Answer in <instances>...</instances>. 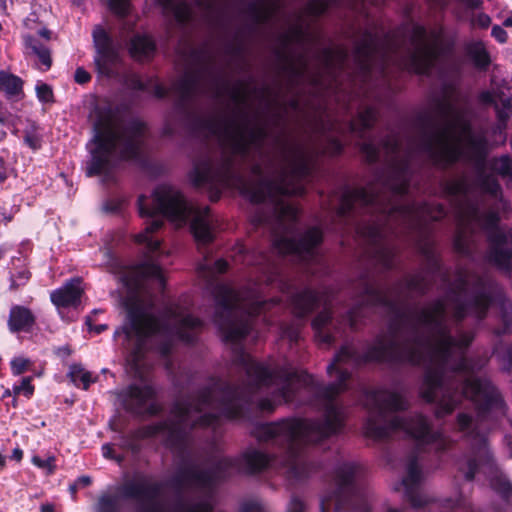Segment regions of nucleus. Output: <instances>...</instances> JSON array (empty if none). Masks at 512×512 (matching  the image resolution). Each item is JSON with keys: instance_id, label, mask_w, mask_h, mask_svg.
Wrapping results in <instances>:
<instances>
[{"instance_id": "obj_17", "label": "nucleus", "mask_w": 512, "mask_h": 512, "mask_svg": "<svg viewBox=\"0 0 512 512\" xmlns=\"http://www.w3.org/2000/svg\"><path fill=\"white\" fill-rule=\"evenodd\" d=\"M320 301L318 295L309 289H305L292 296L291 304L297 317H304L310 313Z\"/></svg>"}, {"instance_id": "obj_56", "label": "nucleus", "mask_w": 512, "mask_h": 512, "mask_svg": "<svg viewBox=\"0 0 512 512\" xmlns=\"http://www.w3.org/2000/svg\"><path fill=\"white\" fill-rule=\"evenodd\" d=\"M446 504H447V506L452 507V506H455V505H460L461 501H460V499H458L456 501L446 500Z\"/></svg>"}, {"instance_id": "obj_8", "label": "nucleus", "mask_w": 512, "mask_h": 512, "mask_svg": "<svg viewBox=\"0 0 512 512\" xmlns=\"http://www.w3.org/2000/svg\"><path fill=\"white\" fill-rule=\"evenodd\" d=\"M444 191L451 197L461 199L464 203L459 210V230L455 238V248L462 254L470 252L467 232L474 227L489 231L491 249L489 259L500 269L512 271V239L508 238L498 228V213L495 211L482 212L479 206L468 201L469 183L465 177L448 180Z\"/></svg>"}, {"instance_id": "obj_60", "label": "nucleus", "mask_w": 512, "mask_h": 512, "mask_svg": "<svg viewBox=\"0 0 512 512\" xmlns=\"http://www.w3.org/2000/svg\"><path fill=\"white\" fill-rule=\"evenodd\" d=\"M11 391L10 390H6L3 394V397H7V396H10L11 395Z\"/></svg>"}, {"instance_id": "obj_53", "label": "nucleus", "mask_w": 512, "mask_h": 512, "mask_svg": "<svg viewBox=\"0 0 512 512\" xmlns=\"http://www.w3.org/2000/svg\"><path fill=\"white\" fill-rule=\"evenodd\" d=\"M41 512H55V509L51 504H44L41 506Z\"/></svg>"}, {"instance_id": "obj_15", "label": "nucleus", "mask_w": 512, "mask_h": 512, "mask_svg": "<svg viewBox=\"0 0 512 512\" xmlns=\"http://www.w3.org/2000/svg\"><path fill=\"white\" fill-rule=\"evenodd\" d=\"M82 281L80 278H73L67 281L61 288L50 294L52 303L59 307L76 306L80 302L83 293Z\"/></svg>"}, {"instance_id": "obj_49", "label": "nucleus", "mask_w": 512, "mask_h": 512, "mask_svg": "<svg viewBox=\"0 0 512 512\" xmlns=\"http://www.w3.org/2000/svg\"><path fill=\"white\" fill-rule=\"evenodd\" d=\"M78 485L86 487L91 484V478L89 476H81L77 481Z\"/></svg>"}, {"instance_id": "obj_64", "label": "nucleus", "mask_w": 512, "mask_h": 512, "mask_svg": "<svg viewBox=\"0 0 512 512\" xmlns=\"http://www.w3.org/2000/svg\"><path fill=\"white\" fill-rule=\"evenodd\" d=\"M352 130L353 131H356L357 130V127L355 125L352 126Z\"/></svg>"}, {"instance_id": "obj_13", "label": "nucleus", "mask_w": 512, "mask_h": 512, "mask_svg": "<svg viewBox=\"0 0 512 512\" xmlns=\"http://www.w3.org/2000/svg\"><path fill=\"white\" fill-rule=\"evenodd\" d=\"M423 473L417 459L412 456L406 462V474L400 486L414 508H426L434 499L420 489Z\"/></svg>"}, {"instance_id": "obj_57", "label": "nucleus", "mask_w": 512, "mask_h": 512, "mask_svg": "<svg viewBox=\"0 0 512 512\" xmlns=\"http://www.w3.org/2000/svg\"><path fill=\"white\" fill-rule=\"evenodd\" d=\"M104 254L107 255V257H108V260L105 262V264L110 265L111 261H112V256H111L110 251L106 250V251H104Z\"/></svg>"}, {"instance_id": "obj_55", "label": "nucleus", "mask_w": 512, "mask_h": 512, "mask_svg": "<svg viewBox=\"0 0 512 512\" xmlns=\"http://www.w3.org/2000/svg\"><path fill=\"white\" fill-rule=\"evenodd\" d=\"M6 466V457L0 452V471Z\"/></svg>"}, {"instance_id": "obj_58", "label": "nucleus", "mask_w": 512, "mask_h": 512, "mask_svg": "<svg viewBox=\"0 0 512 512\" xmlns=\"http://www.w3.org/2000/svg\"><path fill=\"white\" fill-rule=\"evenodd\" d=\"M7 247L6 246H0V259L5 255V253L7 252Z\"/></svg>"}, {"instance_id": "obj_43", "label": "nucleus", "mask_w": 512, "mask_h": 512, "mask_svg": "<svg viewBox=\"0 0 512 512\" xmlns=\"http://www.w3.org/2000/svg\"><path fill=\"white\" fill-rule=\"evenodd\" d=\"M500 100L503 103V110L498 111V117L501 121H504L508 117V110L511 107V99L505 98Z\"/></svg>"}, {"instance_id": "obj_27", "label": "nucleus", "mask_w": 512, "mask_h": 512, "mask_svg": "<svg viewBox=\"0 0 512 512\" xmlns=\"http://www.w3.org/2000/svg\"><path fill=\"white\" fill-rule=\"evenodd\" d=\"M377 113L374 108H367L359 115V125L361 126L359 130V134L362 136L364 130L372 127L374 122L376 121Z\"/></svg>"}, {"instance_id": "obj_47", "label": "nucleus", "mask_w": 512, "mask_h": 512, "mask_svg": "<svg viewBox=\"0 0 512 512\" xmlns=\"http://www.w3.org/2000/svg\"><path fill=\"white\" fill-rule=\"evenodd\" d=\"M360 512H370V509L365 502L361 504ZM386 512H405V510L398 508H389L387 509Z\"/></svg>"}, {"instance_id": "obj_23", "label": "nucleus", "mask_w": 512, "mask_h": 512, "mask_svg": "<svg viewBox=\"0 0 512 512\" xmlns=\"http://www.w3.org/2000/svg\"><path fill=\"white\" fill-rule=\"evenodd\" d=\"M228 264L223 259H218L214 263L210 262L207 258L203 263L199 264L198 272L207 281H210L215 274L224 273L227 270Z\"/></svg>"}, {"instance_id": "obj_16", "label": "nucleus", "mask_w": 512, "mask_h": 512, "mask_svg": "<svg viewBox=\"0 0 512 512\" xmlns=\"http://www.w3.org/2000/svg\"><path fill=\"white\" fill-rule=\"evenodd\" d=\"M315 337L319 343L330 345L334 341L332 329L335 328L329 307L319 313L312 322Z\"/></svg>"}, {"instance_id": "obj_20", "label": "nucleus", "mask_w": 512, "mask_h": 512, "mask_svg": "<svg viewBox=\"0 0 512 512\" xmlns=\"http://www.w3.org/2000/svg\"><path fill=\"white\" fill-rule=\"evenodd\" d=\"M130 53L137 60H146L150 58L155 51V44L146 35H136L130 43Z\"/></svg>"}, {"instance_id": "obj_22", "label": "nucleus", "mask_w": 512, "mask_h": 512, "mask_svg": "<svg viewBox=\"0 0 512 512\" xmlns=\"http://www.w3.org/2000/svg\"><path fill=\"white\" fill-rule=\"evenodd\" d=\"M466 51L477 68L484 70L489 66L490 57L483 42L472 41L468 43Z\"/></svg>"}, {"instance_id": "obj_18", "label": "nucleus", "mask_w": 512, "mask_h": 512, "mask_svg": "<svg viewBox=\"0 0 512 512\" xmlns=\"http://www.w3.org/2000/svg\"><path fill=\"white\" fill-rule=\"evenodd\" d=\"M34 323V317L29 309L14 306L10 310L8 326L11 332L28 330Z\"/></svg>"}, {"instance_id": "obj_21", "label": "nucleus", "mask_w": 512, "mask_h": 512, "mask_svg": "<svg viewBox=\"0 0 512 512\" xmlns=\"http://www.w3.org/2000/svg\"><path fill=\"white\" fill-rule=\"evenodd\" d=\"M127 86L133 90L139 91H153L157 97H164L170 92L161 84L153 80L144 81L138 75H131L127 79Z\"/></svg>"}, {"instance_id": "obj_61", "label": "nucleus", "mask_w": 512, "mask_h": 512, "mask_svg": "<svg viewBox=\"0 0 512 512\" xmlns=\"http://www.w3.org/2000/svg\"><path fill=\"white\" fill-rule=\"evenodd\" d=\"M4 166V160L0 158V168Z\"/></svg>"}, {"instance_id": "obj_32", "label": "nucleus", "mask_w": 512, "mask_h": 512, "mask_svg": "<svg viewBox=\"0 0 512 512\" xmlns=\"http://www.w3.org/2000/svg\"><path fill=\"white\" fill-rule=\"evenodd\" d=\"M36 94L41 102L47 103L52 101L53 93L49 85L45 83H38L36 85Z\"/></svg>"}, {"instance_id": "obj_50", "label": "nucleus", "mask_w": 512, "mask_h": 512, "mask_svg": "<svg viewBox=\"0 0 512 512\" xmlns=\"http://www.w3.org/2000/svg\"><path fill=\"white\" fill-rule=\"evenodd\" d=\"M23 457V451L20 449V448H15L13 451H12V455H11V458L16 460V461H20Z\"/></svg>"}, {"instance_id": "obj_3", "label": "nucleus", "mask_w": 512, "mask_h": 512, "mask_svg": "<svg viewBox=\"0 0 512 512\" xmlns=\"http://www.w3.org/2000/svg\"><path fill=\"white\" fill-rule=\"evenodd\" d=\"M361 151L369 162L378 160L382 154L388 158L390 166L383 188L395 196L408 191L411 164L418 154L442 166L458 160L471 162L481 174L487 166L512 184V157L502 155L486 162L485 135L472 131L468 112L452 95L435 101L432 112L420 121L417 135L405 147L398 137L391 136L381 145L373 140L363 141Z\"/></svg>"}, {"instance_id": "obj_45", "label": "nucleus", "mask_w": 512, "mask_h": 512, "mask_svg": "<svg viewBox=\"0 0 512 512\" xmlns=\"http://www.w3.org/2000/svg\"><path fill=\"white\" fill-rule=\"evenodd\" d=\"M490 22H491L490 17L487 14H484V13L478 14L476 16V18H475V23L478 26L483 27V28L488 27Z\"/></svg>"}, {"instance_id": "obj_40", "label": "nucleus", "mask_w": 512, "mask_h": 512, "mask_svg": "<svg viewBox=\"0 0 512 512\" xmlns=\"http://www.w3.org/2000/svg\"><path fill=\"white\" fill-rule=\"evenodd\" d=\"M504 321V331L503 332H511L512 331V304H508L506 308V313L503 316Z\"/></svg>"}, {"instance_id": "obj_28", "label": "nucleus", "mask_w": 512, "mask_h": 512, "mask_svg": "<svg viewBox=\"0 0 512 512\" xmlns=\"http://www.w3.org/2000/svg\"><path fill=\"white\" fill-rule=\"evenodd\" d=\"M31 461L36 467L45 471L46 474H52L55 470L54 456H48L47 458L43 459L38 455H34Z\"/></svg>"}, {"instance_id": "obj_14", "label": "nucleus", "mask_w": 512, "mask_h": 512, "mask_svg": "<svg viewBox=\"0 0 512 512\" xmlns=\"http://www.w3.org/2000/svg\"><path fill=\"white\" fill-rule=\"evenodd\" d=\"M50 37L51 32L45 27L23 35L28 54L37 57L44 70H48L52 64L50 49L47 46Z\"/></svg>"}, {"instance_id": "obj_35", "label": "nucleus", "mask_w": 512, "mask_h": 512, "mask_svg": "<svg viewBox=\"0 0 512 512\" xmlns=\"http://www.w3.org/2000/svg\"><path fill=\"white\" fill-rule=\"evenodd\" d=\"M419 249L421 250L423 255L433 263L435 267H438V263L434 258V253L430 241L425 240L424 243H419Z\"/></svg>"}, {"instance_id": "obj_36", "label": "nucleus", "mask_w": 512, "mask_h": 512, "mask_svg": "<svg viewBox=\"0 0 512 512\" xmlns=\"http://www.w3.org/2000/svg\"><path fill=\"white\" fill-rule=\"evenodd\" d=\"M305 509V504L298 497H292L287 506V512H305Z\"/></svg>"}, {"instance_id": "obj_30", "label": "nucleus", "mask_w": 512, "mask_h": 512, "mask_svg": "<svg viewBox=\"0 0 512 512\" xmlns=\"http://www.w3.org/2000/svg\"><path fill=\"white\" fill-rule=\"evenodd\" d=\"M110 9L118 16L124 17L129 14V0H108Z\"/></svg>"}, {"instance_id": "obj_7", "label": "nucleus", "mask_w": 512, "mask_h": 512, "mask_svg": "<svg viewBox=\"0 0 512 512\" xmlns=\"http://www.w3.org/2000/svg\"><path fill=\"white\" fill-rule=\"evenodd\" d=\"M145 133L146 127L141 121L124 123L112 110L101 111L89 143L90 159L86 163V175H99L104 181L109 180L121 160L135 159L140 155Z\"/></svg>"}, {"instance_id": "obj_33", "label": "nucleus", "mask_w": 512, "mask_h": 512, "mask_svg": "<svg viewBox=\"0 0 512 512\" xmlns=\"http://www.w3.org/2000/svg\"><path fill=\"white\" fill-rule=\"evenodd\" d=\"M282 337L290 342H297L300 338V325L298 323L288 325L282 329Z\"/></svg>"}, {"instance_id": "obj_63", "label": "nucleus", "mask_w": 512, "mask_h": 512, "mask_svg": "<svg viewBox=\"0 0 512 512\" xmlns=\"http://www.w3.org/2000/svg\"><path fill=\"white\" fill-rule=\"evenodd\" d=\"M464 512H474V511H473V510H471V509H465V511H464Z\"/></svg>"}, {"instance_id": "obj_54", "label": "nucleus", "mask_w": 512, "mask_h": 512, "mask_svg": "<svg viewBox=\"0 0 512 512\" xmlns=\"http://www.w3.org/2000/svg\"><path fill=\"white\" fill-rule=\"evenodd\" d=\"M504 27H512V14L502 21Z\"/></svg>"}, {"instance_id": "obj_44", "label": "nucleus", "mask_w": 512, "mask_h": 512, "mask_svg": "<svg viewBox=\"0 0 512 512\" xmlns=\"http://www.w3.org/2000/svg\"><path fill=\"white\" fill-rule=\"evenodd\" d=\"M29 279V272L26 270L18 272L17 276L12 278V285H21Z\"/></svg>"}, {"instance_id": "obj_62", "label": "nucleus", "mask_w": 512, "mask_h": 512, "mask_svg": "<svg viewBox=\"0 0 512 512\" xmlns=\"http://www.w3.org/2000/svg\"><path fill=\"white\" fill-rule=\"evenodd\" d=\"M498 129H499L500 133H502V130L504 129V127H502V125H499Z\"/></svg>"}, {"instance_id": "obj_29", "label": "nucleus", "mask_w": 512, "mask_h": 512, "mask_svg": "<svg viewBox=\"0 0 512 512\" xmlns=\"http://www.w3.org/2000/svg\"><path fill=\"white\" fill-rule=\"evenodd\" d=\"M31 377H24L19 385L13 386V394L24 395L27 398H30L34 393V386L31 384Z\"/></svg>"}, {"instance_id": "obj_25", "label": "nucleus", "mask_w": 512, "mask_h": 512, "mask_svg": "<svg viewBox=\"0 0 512 512\" xmlns=\"http://www.w3.org/2000/svg\"><path fill=\"white\" fill-rule=\"evenodd\" d=\"M480 185L485 193L495 198L501 194V186L498 180L493 176L481 175Z\"/></svg>"}, {"instance_id": "obj_12", "label": "nucleus", "mask_w": 512, "mask_h": 512, "mask_svg": "<svg viewBox=\"0 0 512 512\" xmlns=\"http://www.w3.org/2000/svg\"><path fill=\"white\" fill-rule=\"evenodd\" d=\"M94 63L99 74L110 77L120 61L119 44L100 26L93 30Z\"/></svg>"}, {"instance_id": "obj_5", "label": "nucleus", "mask_w": 512, "mask_h": 512, "mask_svg": "<svg viewBox=\"0 0 512 512\" xmlns=\"http://www.w3.org/2000/svg\"><path fill=\"white\" fill-rule=\"evenodd\" d=\"M364 405L368 417L364 433L374 440H384L396 433H404L421 446H431L437 452L448 449L452 441L439 431H433L428 419L416 413L408 417L393 415L408 408L402 394L386 389L367 391Z\"/></svg>"}, {"instance_id": "obj_10", "label": "nucleus", "mask_w": 512, "mask_h": 512, "mask_svg": "<svg viewBox=\"0 0 512 512\" xmlns=\"http://www.w3.org/2000/svg\"><path fill=\"white\" fill-rule=\"evenodd\" d=\"M363 467L356 462L340 463L335 471L336 490L331 495H326L321 501V512H329L334 509L339 512L348 501L363 502L364 486L362 477Z\"/></svg>"}, {"instance_id": "obj_9", "label": "nucleus", "mask_w": 512, "mask_h": 512, "mask_svg": "<svg viewBox=\"0 0 512 512\" xmlns=\"http://www.w3.org/2000/svg\"><path fill=\"white\" fill-rule=\"evenodd\" d=\"M410 42V48L403 60L404 68L417 74H428L442 51L440 31H427L420 25H414Z\"/></svg>"}, {"instance_id": "obj_46", "label": "nucleus", "mask_w": 512, "mask_h": 512, "mask_svg": "<svg viewBox=\"0 0 512 512\" xmlns=\"http://www.w3.org/2000/svg\"><path fill=\"white\" fill-rule=\"evenodd\" d=\"M458 469L463 474L464 478L467 480V455H465L458 461Z\"/></svg>"}, {"instance_id": "obj_11", "label": "nucleus", "mask_w": 512, "mask_h": 512, "mask_svg": "<svg viewBox=\"0 0 512 512\" xmlns=\"http://www.w3.org/2000/svg\"><path fill=\"white\" fill-rule=\"evenodd\" d=\"M164 13L171 15L179 24L193 20L200 13L205 21H210L218 12L220 0H158Z\"/></svg>"}, {"instance_id": "obj_37", "label": "nucleus", "mask_w": 512, "mask_h": 512, "mask_svg": "<svg viewBox=\"0 0 512 512\" xmlns=\"http://www.w3.org/2000/svg\"><path fill=\"white\" fill-rule=\"evenodd\" d=\"M491 34L499 43L503 44L507 42V32L501 26H493Z\"/></svg>"}, {"instance_id": "obj_26", "label": "nucleus", "mask_w": 512, "mask_h": 512, "mask_svg": "<svg viewBox=\"0 0 512 512\" xmlns=\"http://www.w3.org/2000/svg\"><path fill=\"white\" fill-rule=\"evenodd\" d=\"M119 499L117 496H102L99 499L97 512H118Z\"/></svg>"}, {"instance_id": "obj_42", "label": "nucleus", "mask_w": 512, "mask_h": 512, "mask_svg": "<svg viewBox=\"0 0 512 512\" xmlns=\"http://www.w3.org/2000/svg\"><path fill=\"white\" fill-rule=\"evenodd\" d=\"M240 512H263V508L256 502H248L242 505Z\"/></svg>"}, {"instance_id": "obj_1", "label": "nucleus", "mask_w": 512, "mask_h": 512, "mask_svg": "<svg viewBox=\"0 0 512 512\" xmlns=\"http://www.w3.org/2000/svg\"><path fill=\"white\" fill-rule=\"evenodd\" d=\"M171 93L186 102L197 94L213 98L227 96L239 109L249 101V89L243 83L231 86L211 71H187L171 87ZM223 148V159L214 165L209 159L195 163L190 179L197 187H208L219 192L235 187L254 203H268L273 212V248L282 255H291L299 261H311L316 257L315 248L322 241V232L313 227L305 233L298 232V209L284 200L287 195H300L303 181L310 174V162L302 151L284 146L279 155L269 160L265 171L256 165L254 180L246 181L237 171L240 162L263 156L265 131L242 111L221 116L210 125Z\"/></svg>"}, {"instance_id": "obj_39", "label": "nucleus", "mask_w": 512, "mask_h": 512, "mask_svg": "<svg viewBox=\"0 0 512 512\" xmlns=\"http://www.w3.org/2000/svg\"><path fill=\"white\" fill-rule=\"evenodd\" d=\"M102 455L106 459L116 460L117 462L122 461V457L114 454L113 446L111 444H104L102 446Z\"/></svg>"}, {"instance_id": "obj_24", "label": "nucleus", "mask_w": 512, "mask_h": 512, "mask_svg": "<svg viewBox=\"0 0 512 512\" xmlns=\"http://www.w3.org/2000/svg\"><path fill=\"white\" fill-rule=\"evenodd\" d=\"M68 376L75 385L81 386L84 390H87L95 381L91 373L78 364L70 366Z\"/></svg>"}, {"instance_id": "obj_38", "label": "nucleus", "mask_w": 512, "mask_h": 512, "mask_svg": "<svg viewBox=\"0 0 512 512\" xmlns=\"http://www.w3.org/2000/svg\"><path fill=\"white\" fill-rule=\"evenodd\" d=\"M499 96L494 91H483L479 95V99L484 104H494L497 102Z\"/></svg>"}, {"instance_id": "obj_48", "label": "nucleus", "mask_w": 512, "mask_h": 512, "mask_svg": "<svg viewBox=\"0 0 512 512\" xmlns=\"http://www.w3.org/2000/svg\"><path fill=\"white\" fill-rule=\"evenodd\" d=\"M87 325L89 326L90 331H95L97 334L101 333L103 330L106 329V325H95L92 326L90 319H87Z\"/></svg>"}, {"instance_id": "obj_41", "label": "nucleus", "mask_w": 512, "mask_h": 512, "mask_svg": "<svg viewBox=\"0 0 512 512\" xmlns=\"http://www.w3.org/2000/svg\"><path fill=\"white\" fill-rule=\"evenodd\" d=\"M74 79L79 84H85L90 80V74L83 68L79 67L75 71Z\"/></svg>"}, {"instance_id": "obj_6", "label": "nucleus", "mask_w": 512, "mask_h": 512, "mask_svg": "<svg viewBox=\"0 0 512 512\" xmlns=\"http://www.w3.org/2000/svg\"><path fill=\"white\" fill-rule=\"evenodd\" d=\"M261 276L251 280L240 291L227 284H217L213 289L216 311L214 321L226 340L238 342L251 330L252 320L266 305L263 298L266 288L278 281L281 291L288 290V284L279 278L277 268L270 264L266 256L259 262Z\"/></svg>"}, {"instance_id": "obj_4", "label": "nucleus", "mask_w": 512, "mask_h": 512, "mask_svg": "<svg viewBox=\"0 0 512 512\" xmlns=\"http://www.w3.org/2000/svg\"><path fill=\"white\" fill-rule=\"evenodd\" d=\"M357 207H365L371 213H380V218L363 228L362 234L376 247V259L385 268L393 266L396 255L394 246L386 240L388 232L395 224H401L410 230H418L426 235L428 221H437L444 217L441 205L430 204H392L385 203L384 196L369 188H347L343 191L338 209L340 216H346Z\"/></svg>"}, {"instance_id": "obj_59", "label": "nucleus", "mask_w": 512, "mask_h": 512, "mask_svg": "<svg viewBox=\"0 0 512 512\" xmlns=\"http://www.w3.org/2000/svg\"><path fill=\"white\" fill-rule=\"evenodd\" d=\"M6 173L4 171H0V182H3L6 179Z\"/></svg>"}, {"instance_id": "obj_34", "label": "nucleus", "mask_w": 512, "mask_h": 512, "mask_svg": "<svg viewBox=\"0 0 512 512\" xmlns=\"http://www.w3.org/2000/svg\"><path fill=\"white\" fill-rule=\"evenodd\" d=\"M494 354L501 358L503 361L504 369L508 371L512 370V345L505 348L503 355L501 354L499 348L495 349Z\"/></svg>"}, {"instance_id": "obj_51", "label": "nucleus", "mask_w": 512, "mask_h": 512, "mask_svg": "<svg viewBox=\"0 0 512 512\" xmlns=\"http://www.w3.org/2000/svg\"><path fill=\"white\" fill-rule=\"evenodd\" d=\"M25 142L30 146L32 147L33 149H36L38 148V141L30 136H27L25 138Z\"/></svg>"}, {"instance_id": "obj_2", "label": "nucleus", "mask_w": 512, "mask_h": 512, "mask_svg": "<svg viewBox=\"0 0 512 512\" xmlns=\"http://www.w3.org/2000/svg\"><path fill=\"white\" fill-rule=\"evenodd\" d=\"M138 211L145 219V228L134 235V241L145 246L148 255L142 263L125 268L120 280L129 293L125 302L128 322L122 331L130 350L127 363L142 384H133L125 391H154L145 378L144 355L147 350L155 347L162 356H166L175 340L191 343L202 328L201 320L178 305L168 306L161 317H156L152 302L144 299L146 284L152 283L159 291L165 286L159 262L161 241L156 233L163 227L164 218L177 227L190 222L198 245H206L213 240V220L208 207L188 202L176 188L166 184L157 186L151 197L141 195Z\"/></svg>"}, {"instance_id": "obj_31", "label": "nucleus", "mask_w": 512, "mask_h": 512, "mask_svg": "<svg viewBox=\"0 0 512 512\" xmlns=\"http://www.w3.org/2000/svg\"><path fill=\"white\" fill-rule=\"evenodd\" d=\"M30 365V360L24 357H16L11 361V371L13 375L24 373Z\"/></svg>"}, {"instance_id": "obj_52", "label": "nucleus", "mask_w": 512, "mask_h": 512, "mask_svg": "<svg viewBox=\"0 0 512 512\" xmlns=\"http://www.w3.org/2000/svg\"><path fill=\"white\" fill-rule=\"evenodd\" d=\"M57 354L59 356H68L70 355V349L67 346L60 347L57 349Z\"/></svg>"}, {"instance_id": "obj_19", "label": "nucleus", "mask_w": 512, "mask_h": 512, "mask_svg": "<svg viewBox=\"0 0 512 512\" xmlns=\"http://www.w3.org/2000/svg\"><path fill=\"white\" fill-rule=\"evenodd\" d=\"M0 91L8 98L20 99L23 96V81L14 74L0 70Z\"/></svg>"}]
</instances>
